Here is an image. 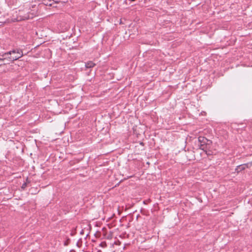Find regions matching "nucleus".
Segmentation results:
<instances>
[{
  "label": "nucleus",
  "mask_w": 252,
  "mask_h": 252,
  "mask_svg": "<svg viewBox=\"0 0 252 252\" xmlns=\"http://www.w3.org/2000/svg\"><path fill=\"white\" fill-rule=\"evenodd\" d=\"M198 141L199 143V149L203 151H207V150L210 149L212 144V141L211 140L203 136H199Z\"/></svg>",
  "instance_id": "f257e3e1"
},
{
  "label": "nucleus",
  "mask_w": 252,
  "mask_h": 252,
  "mask_svg": "<svg viewBox=\"0 0 252 252\" xmlns=\"http://www.w3.org/2000/svg\"><path fill=\"white\" fill-rule=\"evenodd\" d=\"M0 56L1 57L0 58L2 60V61L7 63V64L20 58L19 55L18 56H12L11 51L0 54Z\"/></svg>",
  "instance_id": "f03ea898"
},
{
  "label": "nucleus",
  "mask_w": 252,
  "mask_h": 252,
  "mask_svg": "<svg viewBox=\"0 0 252 252\" xmlns=\"http://www.w3.org/2000/svg\"><path fill=\"white\" fill-rule=\"evenodd\" d=\"M12 56H18L19 55L20 58L23 56V52L21 49H14L11 51Z\"/></svg>",
  "instance_id": "7ed1b4c3"
},
{
  "label": "nucleus",
  "mask_w": 252,
  "mask_h": 252,
  "mask_svg": "<svg viewBox=\"0 0 252 252\" xmlns=\"http://www.w3.org/2000/svg\"><path fill=\"white\" fill-rule=\"evenodd\" d=\"M95 65V63H93L92 61H89L85 63V66L86 68H90L94 67Z\"/></svg>",
  "instance_id": "20e7f679"
},
{
  "label": "nucleus",
  "mask_w": 252,
  "mask_h": 252,
  "mask_svg": "<svg viewBox=\"0 0 252 252\" xmlns=\"http://www.w3.org/2000/svg\"><path fill=\"white\" fill-rule=\"evenodd\" d=\"M248 165L247 164H243L239 166H238L236 170L237 171V172H240L243 170H244L246 167H247Z\"/></svg>",
  "instance_id": "39448f33"
},
{
  "label": "nucleus",
  "mask_w": 252,
  "mask_h": 252,
  "mask_svg": "<svg viewBox=\"0 0 252 252\" xmlns=\"http://www.w3.org/2000/svg\"><path fill=\"white\" fill-rule=\"evenodd\" d=\"M28 186L27 182H25L23 184L21 188L22 189L25 190Z\"/></svg>",
  "instance_id": "423d86ee"
},
{
  "label": "nucleus",
  "mask_w": 252,
  "mask_h": 252,
  "mask_svg": "<svg viewBox=\"0 0 252 252\" xmlns=\"http://www.w3.org/2000/svg\"><path fill=\"white\" fill-rule=\"evenodd\" d=\"M5 64H7V63H6V62H3L2 61V60H1L0 58V66H1V65H5Z\"/></svg>",
  "instance_id": "0eeeda50"
},
{
  "label": "nucleus",
  "mask_w": 252,
  "mask_h": 252,
  "mask_svg": "<svg viewBox=\"0 0 252 252\" xmlns=\"http://www.w3.org/2000/svg\"><path fill=\"white\" fill-rule=\"evenodd\" d=\"M206 154L208 155V156H209V155H212V152L211 151L209 150V149L208 150H207V152L206 151H204Z\"/></svg>",
  "instance_id": "6e6552de"
},
{
  "label": "nucleus",
  "mask_w": 252,
  "mask_h": 252,
  "mask_svg": "<svg viewBox=\"0 0 252 252\" xmlns=\"http://www.w3.org/2000/svg\"><path fill=\"white\" fill-rule=\"evenodd\" d=\"M34 15V14L33 13L32 14V16L31 17L30 15H28V17H27V18L29 19V18H32L33 16Z\"/></svg>",
  "instance_id": "1a4fd4ad"
},
{
  "label": "nucleus",
  "mask_w": 252,
  "mask_h": 252,
  "mask_svg": "<svg viewBox=\"0 0 252 252\" xmlns=\"http://www.w3.org/2000/svg\"><path fill=\"white\" fill-rule=\"evenodd\" d=\"M26 182H27V184L30 183L31 181L29 180L28 178H27L26 179Z\"/></svg>",
  "instance_id": "9d476101"
},
{
  "label": "nucleus",
  "mask_w": 252,
  "mask_h": 252,
  "mask_svg": "<svg viewBox=\"0 0 252 252\" xmlns=\"http://www.w3.org/2000/svg\"><path fill=\"white\" fill-rule=\"evenodd\" d=\"M130 0V1H135L136 0Z\"/></svg>",
  "instance_id": "9b49d317"
},
{
  "label": "nucleus",
  "mask_w": 252,
  "mask_h": 252,
  "mask_svg": "<svg viewBox=\"0 0 252 252\" xmlns=\"http://www.w3.org/2000/svg\"><path fill=\"white\" fill-rule=\"evenodd\" d=\"M77 245L78 246V247H80V246L78 245V243L77 244Z\"/></svg>",
  "instance_id": "f8f14e48"
},
{
  "label": "nucleus",
  "mask_w": 252,
  "mask_h": 252,
  "mask_svg": "<svg viewBox=\"0 0 252 252\" xmlns=\"http://www.w3.org/2000/svg\"><path fill=\"white\" fill-rule=\"evenodd\" d=\"M77 245L78 246V247H80V246L78 245V243L77 244Z\"/></svg>",
  "instance_id": "ddd939ff"
},
{
  "label": "nucleus",
  "mask_w": 252,
  "mask_h": 252,
  "mask_svg": "<svg viewBox=\"0 0 252 252\" xmlns=\"http://www.w3.org/2000/svg\"><path fill=\"white\" fill-rule=\"evenodd\" d=\"M77 245L78 246V247H80V246L78 245V243L77 244Z\"/></svg>",
  "instance_id": "4468645a"
},
{
  "label": "nucleus",
  "mask_w": 252,
  "mask_h": 252,
  "mask_svg": "<svg viewBox=\"0 0 252 252\" xmlns=\"http://www.w3.org/2000/svg\"><path fill=\"white\" fill-rule=\"evenodd\" d=\"M144 204H146V201H144Z\"/></svg>",
  "instance_id": "2eb2a0df"
}]
</instances>
